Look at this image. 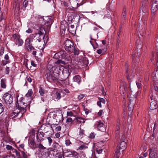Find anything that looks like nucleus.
<instances>
[{"label": "nucleus", "mask_w": 158, "mask_h": 158, "mask_svg": "<svg viewBox=\"0 0 158 158\" xmlns=\"http://www.w3.org/2000/svg\"><path fill=\"white\" fill-rule=\"evenodd\" d=\"M26 104L24 106H22L21 104L20 106L18 104V107L16 105L15 109L10 114V117L12 118L19 119L23 116L24 113L26 111V108L28 105L29 103Z\"/></svg>", "instance_id": "f257e3e1"}, {"label": "nucleus", "mask_w": 158, "mask_h": 158, "mask_svg": "<svg viewBox=\"0 0 158 158\" xmlns=\"http://www.w3.org/2000/svg\"><path fill=\"white\" fill-rule=\"evenodd\" d=\"M44 29H50L51 26L53 22V18L52 17H45L43 18Z\"/></svg>", "instance_id": "f03ea898"}, {"label": "nucleus", "mask_w": 158, "mask_h": 158, "mask_svg": "<svg viewBox=\"0 0 158 158\" xmlns=\"http://www.w3.org/2000/svg\"><path fill=\"white\" fill-rule=\"evenodd\" d=\"M64 46L65 50L71 52H73L75 49V46L73 42L67 39L65 41Z\"/></svg>", "instance_id": "7ed1b4c3"}, {"label": "nucleus", "mask_w": 158, "mask_h": 158, "mask_svg": "<svg viewBox=\"0 0 158 158\" xmlns=\"http://www.w3.org/2000/svg\"><path fill=\"white\" fill-rule=\"evenodd\" d=\"M12 38L15 42L16 45L18 46H20L23 45V42L20 38V35L18 34H14L13 35Z\"/></svg>", "instance_id": "20e7f679"}, {"label": "nucleus", "mask_w": 158, "mask_h": 158, "mask_svg": "<svg viewBox=\"0 0 158 158\" xmlns=\"http://www.w3.org/2000/svg\"><path fill=\"white\" fill-rule=\"evenodd\" d=\"M40 30H37L35 33L31 35V36L34 38L37 37L36 41L38 40V42L40 41L44 37L43 35V30L40 28Z\"/></svg>", "instance_id": "39448f33"}, {"label": "nucleus", "mask_w": 158, "mask_h": 158, "mask_svg": "<svg viewBox=\"0 0 158 158\" xmlns=\"http://www.w3.org/2000/svg\"><path fill=\"white\" fill-rule=\"evenodd\" d=\"M142 9V12L141 10L140 11V14H142V17L141 20L143 22V24L144 25V29H145V26L147 24V19L148 17V13L146 10L145 11H143V10H144V8L143 7L141 8V9Z\"/></svg>", "instance_id": "423d86ee"}, {"label": "nucleus", "mask_w": 158, "mask_h": 158, "mask_svg": "<svg viewBox=\"0 0 158 158\" xmlns=\"http://www.w3.org/2000/svg\"><path fill=\"white\" fill-rule=\"evenodd\" d=\"M3 98L5 102L7 104H10L13 102V98L11 94L7 93L4 94Z\"/></svg>", "instance_id": "0eeeda50"}, {"label": "nucleus", "mask_w": 158, "mask_h": 158, "mask_svg": "<svg viewBox=\"0 0 158 158\" xmlns=\"http://www.w3.org/2000/svg\"><path fill=\"white\" fill-rule=\"evenodd\" d=\"M57 67L59 74L61 72L62 74L64 75H66V76L67 78L69 77L70 74L68 70L67 69H65V70H64V67L63 66L60 65Z\"/></svg>", "instance_id": "6e6552de"}, {"label": "nucleus", "mask_w": 158, "mask_h": 158, "mask_svg": "<svg viewBox=\"0 0 158 158\" xmlns=\"http://www.w3.org/2000/svg\"><path fill=\"white\" fill-rule=\"evenodd\" d=\"M66 55V52L64 50H62L56 53L54 57L56 59H64L65 58Z\"/></svg>", "instance_id": "1a4fd4ad"}, {"label": "nucleus", "mask_w": 158, "mask_h": 158, "mask_svg": "<svg viewBox=\"0 0 158 158\" xmlns=\"http://www.w3.org/2000/svg\"><path fill=\"white\" fill-rule=\"evenodd\" d=\"M53 118L58 123H60L63 121V116L62 114L60 113H56L53 114Z\"/></svg>", "instance_id": "9d476101"}, {"label": "nucleus", "mask_w": 158, "mask_h": 158, "mask_svg": "<svg viewBox=\"0 0 158 158\" xmlns=\"http://www.w3.org/2000/svg\"><path fill=\"white\" fill-rule=\"evenodd\" d=\"M48 78L50 80H57L59 78V75L55 74L54 73L49 72L47 74Z\"/></svg>", "instance_id": "9b49d317"}, {"label": "nucleus", "mask_w": 158, "mask_h": 158, "mask_svg": "<svg viewBox=\"0 0 158 158\" xmlns=\"http://www.w3.org/2000/svg\"><path fill=\"white\" fill-rule=\"evenodd\" d=\"M95 124L100 131H106L105 126L101 121H99L97 122Z\"/></svg>", "instance_id": "f8f14e48"}, {"label": "nucleus", "mask_w": 158, "mask_h": 158, "mask_svg": "<svg viewBox=\"0 0 158 158\" xmlns=\"http://www.w3.org/2000/svg\"><path fill=\"white\" fill-rule=\"evenodd\" d=\"M149 156L150 158H158V155L154 150L150 149Z\"/></svg>", "instance_id": "ddd939ff"}, {"label": "nucleus", "mask_w": 158, "mask_h": 158, "mask_svg": "<svg viewBox=\"0 0 158 158\" xmlns=\"http://www.w3.org/2000/svg\"><path fill=\"white\" fill-rule=\"evenodd\" d=\"M45 134L43 132H39V131L37 134L36 138L38 142H41L44 140L42 138L44 136Z\"/></svg>", "instance_id": "4468645a"}, {"label": "nucleus", "mask_w": 158, "mask_h": 158, "mask_svg": "<svg viewBox=\"0 0 158 158\" xmlns=\"http://www.w3.org/2000/svg\"><path fill=\"white\" fill-rule=\"evenodd\" d=\"M127 147V143L124 141L121 142L117 147L118 148L121 150L122 151H123L124 149H125Z\"/></svg>", "instance_id": "2eb2a0df"}, {"label": "nucleus", "mask_w": 158, "mask_h": 158, "mask_svg": "<svg viewBox=\"0 0 158 158\" xmlns=\"http://www.w3.org/2000/svg\"><path fill=\"white\" fill-rule=\"evenodd\" d=\"M49 71L50 73H54L55 74L59 75V74L58 71L57 66H53L50 69Z\"/></svg>", "instance_id": "dca6fc26"}, {"label": "nucleus", "mask_w": 158, "mask_h": 158, "mask_svg": "<svg viewBox=\"0 0 158 158\" xmlns=\"http://www.w3.org/2000/svg\"><path fill=\"white\" fill-rule=\"evenodd\" d=\"M5 107L2 103H0V115L2 113L5 109ZM3 118V116L2 114L0 115V122H2Z\"/></svg>", "instance_id": "f3484780"}, {"label": "nucleus", "mask_w": 158, "mask_h": 158, "mask_svg": "<svg viewBox=\"0 0 158 158\" xmlns=\"http://www.w3.org/2000/svg\"><path fill=\"white\" fill-rule=\"evenodd\" d=\"M34 38L31 36V35H30V37L27 38L25 41V46L30 45L31 42L33 41V39Z\"/></svg>", "instance_id": "a211bd4d"}, {"label": "nucleus", "mask_w": 158, "mask_h": 158, "mask_svg": "<svg viewBox=\"0 0 158 158\" xmlns=\"http://www.w3.org/2000/svg\"><path fill=\"white\" fill-rule=\"evenodd\" d=\"M157 107V103L155 100H153L150 103V108L151 110L156 109Z\"/></svg>", "instance_id": "6ab92c4d"}, {"label": "nucleus", "mask_w": 158, "mask_h": 158, "mask_svg": "<svg viewBox=\"0 0 158 158\" xmlns=\"http://www.w3.org/2000/svg\"><path fill=\"white\" fill-rule=\"evenodd\" d=\"M158 5L153 3L151 7V11L152 13H155L158 10Z\"/></svg>", "instance_id": "aec40b11"}, {"label": "nucleus", "mask_w": 158, "mask_h": 158, "mask_svg": "<svg viewBox=\"0 0 158 158\" xmlns=\"http://www.w3.org/2000/svg\"><path fill=\"white\" fill-rule=\"evenodd\" d=\"M98 100L99 101L97 103V105L100 107H101V103L102 104H105L106 102V101L104 98H98Z\"/></svg>", "instance_id": "412c9836"}, {"label": "nucleus", "mask_w": 158, "mask_h": 158, "mask_svg": "<svg viewBox=\"0 0 158 158\" xmlns=\"http://www.w3.org/2000/svg\"><path fill=\"white\" fill-rule=\"evenodd\" d=\"M48 125H49V127L47 125H45L44 126V131L45 133H47L48 131L49 130L50 128L53 130V128L52 125H51L50 123H48Z\"/></svg>", "instance_id": "4be33fe9"}, {"label": "nucleus", "mask_w": 158, "mask_h": 158, "mask_svg": "<svg viewBox=\"0 0 158 158\" xmlns=\"http://www.w3.org/2000/svg\"><path fill=\"white\" fill-rule=\"evenodd\" d=\"M73 80L74 81L77 82L78 84H80L81 81V78L79 75L75 76L73 77Z\"/></svg>", "instance_id": "5701e85b"}, {"label": "nucleus", "mask_w": 158, "mask_h": 158, "mask_svg": "<svg viewBox=\"0 0 158 158\" xmlns=\"http://www.w3.org/2000/svg\"><path fill=\"white\" fill-rule=\"evenodd\" d=\"M120 150H121L118 148H116L114 156L115 158H118L119 157L120 154Z\"/></svg>", "instance_id": "b1692460"}, {"label": "nucleus", "mask_w": 158, "mask_h": 158, "mask_svg": "<svg viewBox=\"0 0 158 158\" xmlns=\"http://www.w3.org/2000/svg\"><path fill=\"white\" fill-rule=\"evenodd\" d=\"M121 27H120V30H119V31L118 32V34H117L118 37H117V45H119V41H120L121 40V36H120L121 33Z\"/></svg>", "instance_id": "393cba45"}, {"label": "nucleus", "mask_w": 158, "mask_h": 158, "mask_svg": "<svg viewBox=\"0 0 158 158\" xmlns=\"http://www.w3.org/2000/svg\"><path fill=\"white\" fill-rule=\"evenodd\" d=\"M25 46L26 49L29 52H31L32 50L35 49L32 46V44Z\"/></svg>", "instance_id": "a878e982"}, {"label": "nucleus", "mask_w": 158, "mask_h": 158, "mask_svg": "<svg viewBox=\"0 0 158 158\" xmlns=\"http://www.w3.org/2000/svg\"><path fill=\"white\" fill-rule=\"evenodd\" d=\"M88 146L83 143L77 149V150H83L88 148Z\"/></svg>", "instance_id": "bb28decb"}, {"label": "nucleus", "mask_w": 158, "mask_h": 158, "mask_svg": "<svg viewBox=\"0 0 158 158\" xmlns=\"http://www.w3.org/2000/svg\"><path fill=\"white\" fill-rule=\"evenodd\" d=\"M19 150L21 152V153L22 158H28V157L30 156L29 154H26L24 151H21L19 149Z\"/></svg>", "instance_id": "cd10ccee"}, {"label": "nucleus", "mask_w": 158, "mask_h": 158, "mask_svg": "<svg viewBox=\"0 0 158 158\" xmlns=\"http://www.w3.org/2000/svg\"><path fill=\"white\" fill-rule=\"evenodd\" d=\"M61 97L60 94L59 92H56L54 95V98L56 100L58 101L59 100Z\"/></svg>", "instance_id": "c85d7f7f"}, {"label": "nucleus", "mask_w": 158, "mask_h": 158, "mask_svg": "<svg viewBox=\"0 0 158 158\" xmlns=\"http://www.w3.org/2000/svg\"><path fill=\"white\" fill-rule=\"evenodd\" d=\"M6 81L4 79H2L1 81V84L2 88H5L6 86Z\"/></svg>", "instance_id": "c756f323"}, {"label": "nucleus", "mask_w": 158, "mask_h": 158, "mask_svg": "<svg viewBox=\"0 0 158 158\" xmlns=\"http://www.w3.org/2000/svg\"><path fill=\"white\" fill-rule=\"evenodd\" d=\"M37 148H39V150L40 151H41L42 150H44L46 149V148L44 147L41 143H40L38 145Z\"/></svg>", "instance_id": "7c9ffc66"}, {"label": "nucleus", "mask_w": 158, "mask_h": 158, "mask_svg": "<svg viewBox=\"0 0 158 158\" xmlns=\"http://www.w3.org/2000/svg\"><path fill=\"white\" fill-rule=\"evenodd\" d=\"M120 122H117L116 127V133L117 135L119 133V131L120 129Z\"/></svg>", "instance_id": "2f4dec72"}, {"label": "nucleus", "mask_w": 158, "mask_h": 158, "mask_svg": "<svg viewBox=\"0 0 158 158\" xmlns=\"http://www.w3.org/2000/svg\"><path fill=\"white\" fill-rule=\"evenodd\" d=\"M76 119L77 120V123L79 124L81 123H84L85 122V121L84 120V119L81 118H76Z\"/></svg>", "instance_id": "473e14b6"}, {"label": "nucleus", "mask_w": 158, "mask_h": 158, "mask_svg": "<svg viewBox=\"0 0 158 158\" xmlns=\"http://www.w3.org/2000/svg\"><path fill=\"white\" fill-rule=\"evenodd\" d=\"M33 94L32 90L31 89H30L28 90L27 93L26 95V97L27 98L30 97Z\"/></svg>", "instance_id": "72a5a7b5"}, {"label": "nucleus", "mask_w": 158, "mask_h": 158, "mask_svg": "<svg viewBox=\"0 0 158 158\" xmlns=\"http://www.w3.org/2000/svg\"><path fill=\"white\" fill-rule=\"evenodd\" d=\"M39 92L40 95L43 96L45 92L44 89L42 87H40L39 89Z\"/></svg>", "instance_id": "f704fd0d"}, {"label": "nucleus", "mask_w": 158, "mask_h": 158, "mask_svg": "<svg viewBox=\"0 0 158 158\" xmlns=\"http://www.w3.org/2000/svg\"><path fill=\"white\" fill-rule=\"evenodd\" d=\"M54 126H55V125L56 126H55V127H56L55 128V130L56 131H59L61 130V127L60 126H58L56 124H53V125Z\"/></svg>", "instance_id": "c9c22d12"}, {"label": "nucleus", "mask_w": 158, "mask_h": 158, "mask_svg": "<svg viewBox=\"0 0 158 158\" xmlns=\"http://www.w3.org/2000/svg\"><path fill=\"white\" fill-rule=\"evenodd\" d=\"M28 4V1L27 0H25L23 2V7L24 8V9H25L26 7L27 6Z\"/></svg>", "instance_id": "e433bc0d"}, {"label": "nucleus", "mask_w": 158, "mask_h": 158, "mask_svg": "<svg viewBox=\"0 0 158 158\" xmlns=\"http://www.w3.org/2000/svg\"><path fill=\"white\" fill-rule=\"evenodd\" d=\"M106 49H103L102 50L100 49L97 50V53L99 54H100L102 53V52L104 53L106 51Z\"/></svg>", "instance_id": "4c0bfd02"}, {"label": "nucleus", "mask_w": 158, "mask_h": 158, "mask_svg": "<svg viewBox=\"0 0 158 158\" xmlns=\"http://www.w3.org/2000/svg\"><path fill=\"white\" fill-rule=\"evenodd\" d=\"M79 135L81 138L83 137L85 135L84 131L83 130H81V131L80 132Z\"/></svg>", "instance_id": "58836bf2"}, {"label": "nucleus", "mask_w": 158, "mask_h": 158, "mask_svg": "<svg viewBox=\"0 0 158 158\" xmlns=\"http://www.w3.org/2000/svg\"><path fill=\"white\" fill-rule=\"evenodd\" d=\"M69 155H72L75 156H77L78 153L76 152H68Z\"/></svg>", "instance_id": "ea45409f"}, {"label": "nucleus", "mask_w": 158, "mask_h": 158, "mask_svg": "<svg viewBox=\"0 0 158 158\" xmlns=\"http://www.w3.org/2000/svg\"><path fill=\"white\" fill-rule=\"evenodd\" d=\"M14 151L16 155L18 158H21V155L20 153L18 152L16 149H15Z\"/></svg>", "instance_id": "a19ab883"}, {"label": "nucleus", "mask_w": 158, "mask_h": 158, "mask_svg": "<svg viewBox=\"0 0 158 158\" xmlns=\"http://www.w3.org/2000/svg\"><path fill=\"white\" fill-rule=\"evenodd\" d=\"M61 59H59L57 61L56 63L57 64H62L63 65L65 64L66 63L64 61L61 60Z\"/></svg>", "instance_id": "79ce46f5"}, {"label": "nucleus", "mask_w": 158, "mask_h": 158, "mask_svg": "<svg viewBox=\"0 0 158 158\" xmlns=\"http://www.w3.org/2000/svg\"><path fill=\"white\" fill-rule=\"evenodd\" d=\"M96 134L94 132H92L89 135V137L90 139H93L95 138Z\"/></svg>", "instance_id": "37998d69"}, {"label": "nucleus", "mask_w": 158, "mask_h": 158, "mask_svg": "<svg viewBox=\"0 0 158 158\" xmlns=\"http://www.w3.org/2000/svg\"><path fill=\"white\" fill-rule=\"evenodd\" d=\"M96 151L98 154L101 153L102 151V149L100 148H96Z\"/></svg>", "instance_id": "c03bdc74"}, {"label": "nucleus", "mask_w": 158, "mask_h": 158, "mask_svg": "<svg viewBox=\"0 0 158 158\" xmlns=\"http://www.w3.org/2000/svg\"><path fill=\"white\" fill-rule=\"evenodd\" d=\"M83 65H84L87 66L88 64V61L87 59L86 58H84L82 61Z\"/></svg>", "instance_id": "a18cd8bd"}, {"label": "nucleus", "mask_w": 158, "mask_h": 158, "mask_svg": "<svg viewBox=\"0 0 158 158\" xmlns=\"http://www.w3.org/2000/svg\"><path fill=\"white\" fill-rule=\"evenodd\" d=\"M29 133L30 134V135L34 136L35 135V130L34 129H32V130L30 131Z\"/></svg>", "instance_id": "49530a36"}, {"label": "nucleus", "mask_w": 158, "mask_h": 158, "mask_svg": "<svg viewBox=\"0 0 158 158\" xmlns=\"http://www.w3.org/2000/svg\"><path fill=\"white\" fill-rule=\"evenodd\" d=\"M85 96V95L82 94H80L78 97V99L79 100H81Z\"/></svg>", "instance_id": "de8ad7c7"}, {"label": "nucleus", "mask_w": 158, "mask_h": 158, "mask_svg": "<svg viewBox=\"0 0 158 158\" xmlns=\"http://www.w3.org/2000/svg\"><path fill=\"white\" fill-rule=\"evenodd\" d=\"M28 103H29V104L28 105L30 104V102H27V103H25V102H20V103H19L18 104V105H16L18 107V104L19 105V106H21V105H22V106H24L26 105V104H28Z\"/></svg>", "instance_id": "09e8293b"}, {"label": "nucleus", "mask_w": 158, "mask_h": 158, "mask_svg": "<svg viewBox=\"0 0 158 158\" xmlns=\"http://www.w3.org/2000/svg\"><path fill=\"white\" fill-rule=\"evenodd\" d=\"M126 17V12L125 10H124V12L122 13V18L123 19L125 20Z\"/></svg>", "instance_id": "8fccbe9b"}, {"label": "nucleus", "mask_w": 158, "mask_h": 158, "mask_svg": "<svg viewBox=\"0 0 158 158\" xmlns=\"http://www.w3.org/2000/svg\"><path fill=\"white\" fill-rule=\"evenodd\" d=\"M6 148L8 150H14L15 149H14L12 146H10V145H6Z\"/></svg>", "instance_id": "3c124183"}, {"label": "nucleus", "mask_w": 158, "mask_h": 158, "mask_svg": "<svg viewBox=\"0 0 158 158\" xmlns=\"http://www.w3.org/2000/svg\"><path fill=\"white\" fill-rule=\"evenodd\" d=\"M83 109L84 111L85 112L86 114H88L89 112V110H88L84 106H83Z\"/></svg>", "instance_id": "603ef678"}, {"label": "nucleus", "mask_w": 158, "mask_h": 158, "mask_svg": "<svg viewBox=\"0 0 158 158\" xmlns=\"http://www.w3.org/2000/svg\"><path fill=\"white\" fill-rule=\"evenodd\" d=\"M74 54L75 55H78L79 54V50L78 49H75L73 51Z\"/></svg>", "instance_id": "864d4df0"}, {"label": "nucleus", "mask_w": 158, "mask_h": 158, "mask_svg": "<svg viewBox=\"0 0 158 158\" xmlns=\"http://www.w3.org/2000/svg\"><path fill=\"white\" fill-rule=\"evenodd\" d=\"M32 81V79L30 77L27 76L26 78V83H27V81L30 83Z\"/></svg>", "instance_id": "5fc2aeb1"}, {"label": "nucleus", "mask_w": 158, "mask_h": 158, "mask_svg": "<svg viewBox=\"0 0 158 158\" xmlns=\"http://www.w3.org/2000/svg\"><path fill=\"white\" fill-rule=\"evenodd\" d=\"M10 60H6V61H5L4 60H2V64L3 65H5L6 64L10 63Z\"/></svg>", "instance_id": "6e6d98bb"}, {"label": "nucleus", "mask_w": 158, "mask_h": 158, "mask_svg": "<svg viewBox=\"0 0 158 158\" xmlns=\"http://www.w3.org/2000/svg\"><path fill=\"white\" fill-rule=\"evenodd\" d=\"M133 105H131V102H130L128 106L129 109L130 110V111L132 110L133 108Z\"/></svg>", "instance_id": "4d7b16f0"}, {"label": "nucleus", "mask_w": 158, "mask_h": 158, "mask_svg": "<svg viewBox=\"0 0 158 158\" xmlns=\"http://www.w3.org/2000/svg\"><path fill=\"white\" fill-rule=\"evenodd\" d=\"M4 52V48L2 47L0 50V56L2 55Z\"/></svg>", "instance_id": "13d9d810"}, {"label": "nucleus", "mask_w": 158, "mask_h": 158, "mask_svg": "<svg viewBox=\"0 0 158 158\" xmlns=\"http://www.w3.org/2000/svg\"><path fill=\"white\" fill-rule=\"evenodd\" d=\"M136 84L138 88L139 89L141 88L142 85L141 83L139 81H136Z\"/></svg>", "instance_id": "bf43d9fd"}, {"label": "nucleus", "mask_w": 158, "mask_h": 158, "mask_svg": "<svg viewBox=\"0 0 158 158\" xmlns=\"http://www.w3.org/2000/svg\"><path fill=\"white\" fill-rule=\"evenodd\" d=\"M67 115L69 116H73L74 115L73 113L71 111H68L67 113Z\"/></svg>", "instance_id": "052dcab7"}, {"label": "nucleus", "mask_w": 158, "mask_h": 158, "mask_svg": "<svg viewBox=\"0 0 158 158\" xmlns=\"http://www.w3.org/2000/svg\"><path fill=\"white\" fill-rule=\"evenodd\" d=\"M71 144V143L70 142V140L69 139H67L65 141V144L66 145L68 146L70 145Z\"/></svg>", "instance_id": "680f3d73"}, {"label": "nucleus", "mask_w": 158, "mask_h": 158, "mask_svg": "<svg viewBox=\"0 0 158 158\" xmlns=\"http://www.w3.org/2000/svg\"><path fill=\"white\" fill-rule=\"evenodd\" d=\"M47 139L48 140L49 144H51V143L52 142V140L51 139V138L50 137H47Z\"/></svg>", "instance_id": "e2e57ef3"}, {"label": "nucleus", "mask_w": 158, "mask_h": 158, "mask_svg": "<svg viewBox=\"0 0 158 158\" xmlns=\"http://www.w3.org/2000/svg\"><path fill=\"white\" fill-rule=\"evenodd\" d=\"M66 122L68 123H71L73 122L72 119L70 117L67 118L66 119Z\"/></svg>", "instance_id": "0e129e2a"}, {"label": "nucleus", "mask_w": 158, "mask_h": 158, "mask_svg": "<svg viewBox=\"0 0 158 158\" xmlns=\"http://www.w3.org/2000/svg\"><path fill=\"white\" fill-rule=\"evenodd\" d=\"M81 158H85V154L83 153L82 152H81Z\"/></svg>", "instance_id": "69168bd1"}, {"label": "nucleus", "mask_w": 158, "mask_h": 158, "mask_svg": "<svg viewBox=\"0 0 158 158\" xmlns=\"http://www.w3.org/2000/svg\"><path fill=\"white\" fill-rule=\"evenodd\" d=\"M26 32L28 33H31L32 32V30L31 28H29L26 31Z\"/></svg>", "instance_id": "338daca9"}, {"label": "nucleus", "mask_w": 158, "mask_h": 158, "mask_svg": "<svg viewBox=\"0 0 158 158\" xmlns=\"http://www.w3.org/2000/svg\"><path fill=\"white\" fill-rule=\"evenodd\" d=\"M4 58L6 60H10L9 57L7 54H6L4 56Z\"/></svg>", "instance_id": "774afa93"}]
</instances>
